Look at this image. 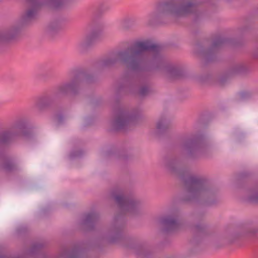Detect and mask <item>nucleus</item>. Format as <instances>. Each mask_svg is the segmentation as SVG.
<instances>
[{
	"label": "nucleus",
	"instance_id": "36",
	"mask_svg": "<svg viewBox=\"0 0 258 258\" xmlns=\"http://www.w3.org/2000/svg\"><path fill=\"white\" fill-rule=\"evenodd\" d=\"M0 258H19V257H12V256H1Z\"/></svg>",
	"mask_w": 258,
	"mask_h": 258
},
{
	"label": "nucleus",
	"instance_id": "14",
	"mask_svg": "<svg viewBox=\"0 0 258 258\" xmlns=\"http://www.w3.org/2000/svg\"><path fill=\"white\" fill-rule=\"evenodd\" d=\"M181 153L185 160L194 157V134L192 133L184 134L181 138Z\"/></svg>",
	"mask_w": 258,
	"mask_h": 258
},
{
	"label": "nucleus",
	"instance_id": "30",
	"mask_svg": "<svg viewBox=\"0 0 258 258\" xmlns=\"http://www.w3.org/2000/svg\"><path fill=\"white\" fill-rule=\"evenodd\" d=\"M109 9L108 6L104 2L100 3L96 8V13H102Z\"/></svg>",
	"mask_w": 258,
	"mask_h": 258
},
{
	"label": "nucleus",
	"instance_id": "29",
	"mask_svg": "<svg viewBox=\"0 0 258 258\" xmlns=\"http://www.w3.org/2000/svg\"><path fill=\"white\" fill-rule=\"evenodd\" d=\"M234 73H241L245 72L246 69V66L242 62L235 64L232 69Z\"/></svg>",
	"mask_w": 258,
	"mask_h": 258
},
{
	"label": "nucleus",
	"instance_id": "37",
	"mask_svg": "<svg viewBox=\"0 0 258 258\" xmlns=\"http://www.w3.org/2000/svg\"><path fill=\"white\" fill-rule=\"evenodd\" d=\"M256 10L258 11V6L256 8Z\"/></svg>",
	"mask_w": 258,
	"mask_h": 258
},
{
	"label": "nucleus",
	"instance_id": "5",
	"mask_svg": "<svg viewBox=\"0 0 258 258\" xmlns=\"http://www.w3.org/2000/svg\"><path fill=\"white\" fill-rule=\"evenodd\" d=\"M150 45H153L154 48L146 51V58L143 70L159 71L172 79L180 78L183 76L181 67L165 61L159 52V47L154 44H150Z\"/></svg>",
	"mask_w": 258,
	"mask_h": 258
},
{
	"label": "nucleus",
	"instance_id": "25",
	"mask_svg": "<svg viewBox=\"0 0 258 258\" xmlns=\"http://www.w3.org/2000/svg\"><path fill=\"white\" fill-rule=\"evenodd\" d=\"M246 200L251 203H258V189L249 190L247 195Z\"/></svg>",
	"mask_w": 258,
	"mask_h": 258
},
{
	"label": "nucleus",
	"instance_id": "20",
	"mask_svg": "<svg viewBox=\"0 0 258 258\" xmlns=\"http://www.w3.org/2000/svg\"><path fill=\"white\" fill-rule=\"evenodd\" d=\"M195 246L201 243L208 235L206 226L201 222L195 223Z\"/></svg>",
	"mask_w": 258,
	"mask_h": 258
},
{
	"label": "nucleus",
	"instance_id": "38",
	"mask_svg": "<svg viewBox=\"0 0 258 258\" xmlns=\"http://www.w3.org/2000/svg\"><path fill=\"white\" fill-rule=\"evenodd\" d=\"M27 2V0H25V2Z\"/></svg>",
	"mask_w": 258,
	"mask_h": 258
},
{
	"label": "nucleus",
	"instance_id": "23",
	"mask_svg": "<svg viewBox=\"0 0 258 258\" xmlns=\"http://www.w3.org/2000/svg\"><path fill=\"white\" fill-rule=\"evenodd\" d=\"M59 256L62 258H80V250L75 248L70 250L64 248L60 251Z\"/></svg>",
	"mask_w": 258,
	"mask_h": 258
},
{
	"label": "nucleus",
	"instance_id": "19",
	"mask_svg": "<svg viewBox=\"0 0 258 258\" xmlns=\"http://www.w3.org/2000/svg\"><path fill=\"white\" fill-rule=\"evenodd\" d=\"M100 218L99 214L92 211L84 215L80 225L85 230H91L94 228L96 223Z\"/></svg>",
	"mask_w": 258,
	"mask_h": 258
},
{
	"label": "nucleus",
	"instance_id": "27",
	"mask_svg": "<svg viewBox=\"0 0 258 258\" xmlns=\"http://www.w3.org/2000/svg\"><path fill=\"white\" fill-rule=\"evenodd\" d=\"M62 27V24L60 21L55 20L50 23L48 26L50 32L54 33L61 29Z\"/></svg>",
	"mask_w": 258,
	"mask_h": 258
},
{
	"label": "nucleus",
	"instance_id": "8",
	"mask_svg": "<svg viewBox=\"0 0 258 258\" xmlns=\"http://www.w3.org/2000/svg\"><path fill=\"white\" fill-rule=\"evenodd\" d=\"M137 85H140L138 93L141 96L147 95L151 90L150 84L147 77L140 76L135 78L128 73H125L120 80L117 88V94H127L136 92Z\"/></svg>",
	"mask_w": 258,
	"mask_h": 258
},
{
	"label": "nucleus",
	"instance_id": "16",
	"mask_svg": "<svg viewBox=\"0 0 258 258\" xmlns=\"http://www.w3.org/2000/svg\"><path fill=\"white\" fill-rule=\"evenodd\" d=\"M102 33L101 29L94 30L87 34L79 42L78 47L82 53L87 52L93 45L95 41L99 38Z\"/></svg>",
	"mask_w": 258,
	"mask_h": 258
},
{
	"label": "nucleus",
	"instance_id": "1",
	"mask_svg": "<svg viewBox=\"0 0 258 258\" xmlns=\"http://www.w3.org/2000/svg\"><path fill=\"white\" fill-rule=\"evenodd\" d=\"M110 198L114 201L118 209L110 228L104 235L105 239L111 243L118 242L122 238V233L125 225L124 215L127 213L135 215L142 211L143 205L134 197H128L124 190L115 187L110 192Z\"/></svg>",
	"mask_w": 258,
	"mask_h": 258
},
{
	"label": "nucleus",
	"instance_id": "22",
	"mask_svg": "<svg viewBox=\"0 0 258 258\" xmlns=\"http://www.w3.org/2000/svg\"><path fill=\"white\" fill-rule=\"evenodd\" d=\"M170 124L165 117H161L156 124V134L161 136L166 133L169 128Z\"/></svg>",
	"mask_w": 258,
	"mask_h": 258
},
{
	"label": "nucleus",
	"instance_id": "31",
	"mask_svg": "<svg viewBox=\"0 0 258 258\" xmlns=\"http://www.w3.org/2000/svg\"><path fill=\"white\" fill-rule=\"evenodd\" d=\"M256 232V230L255 229H244L242 232V234H241L240 235H238L237 237H240L241 236H243L244 235L246 234H253Z\"/></svg>",
	"mask_w": 258,
	"mask_h": 258
},
{
	"label": "nucleus",
	"instance_id": "18",
	"mask_svg": "<svg viewBox=\"0 0 258 258\" xmlns=\"http://www.w3.org/2000/svg\"><path fill=\"white\" fill-rule=\"evenodd\" d=\"M23 26L18 21L16 23L0 32V41H7L15 39L20 33Z\"/></svg>",
	"mask_w": 258,
	"mask_h": 258
},
{
	"label": "nucleus",
	"instance_id": "13",
	"mask_svg": "<svg viewBox=\"0 0 258 258\" xmlns=\"http://www.w3.org/2000/svg\"><path fill=\"white\" fill-rule=\"evenodd\" d=\"M227 41L226 38L222 36L215 37L212 40L211 45L208 48L205 49L203 47H201L200 53L205 57L207 61H212L214 59L217 51L226 44Z\"/></svg>",
	"mask_w": 258,
	"mask_h": 258
},
{
	"label": "nucleus",
	"instance_id": "11",
	"mask_svg": "<svg viewBox=\"0 0 258 258\" xmlns=\"http://www.w3.org/2000/svg\"><path fill=\"white\" fill-rule=\"evenodd\" d=\"M180 213L178 209H173L160 219V224L163 232L169 234L178 230L180 227Z\"/></svg>",
	"mask_w": 258,
	"mask_h": 258
},
{
	"label": "nucleus",
	"instance_id": "35",
	"mask_svg": "<svg viewBox=\"0 0 258 258\" xmlns=\"http://www.w3.org/2000/svg\"><path fill=\"white\" fill-rule=\"evenodd\" d=\"M247 28L246 26H244V27H241V28H240V29L241 31H245V30H247Z\"/></svg>",
	"mask_w": 258,
	"mask_h": 258
},
{
	"label": "nucleus",
	"instance_id": "4",
	"mask_svg": "<svg viewBox=\"0 0 258 258\" xmlns=\"http://www.w3.org/2000/svg\"><path fill=\"white\" fill-rule=\"evenodd\" d=\"M179 160L176 157L165 156L162 160V166L169 174L178 177L183 188L184 201L188 202L194 199V172L191 166L179 167Z\"/></svg>",
	"mask_w": 258,
	"mask_h": 258
},
{
	"label": "nucleus",
	"instance_id": "3",
	"mask_svg": "<svg viewBox=\"0 0 258 258\" xmlns=\"http://www.w3.org/2000/svg\"><path fill=\"white\" fill-rule=\"evenodd\" d=\"M194 14V0H161L148 16L147 25L165 23L169 16L187 17Z\"/></svg>",
	"mask_w": 258,
	"mask_h": 258
},
{
	"label": "nucleus",
	"instance_id": "12",
	"mask_svg": "<svg viewBox=\"0 0 258 258\" xmlns=\"http://www.w3.org/2000/svg\"><path fill=\"white\" fill-rule=\"evenodd\" d=\"M81 77L75 75L68 82L58 85L56 89V95L67 96L69 94L76 96L80 94L81 88Z\"/></svg>",
	"mask_w": 258,
	"mask_h": 258
},
{
	"label": "nucleus",
	"instance_id": "2",
	"mask_svg": "<svg viewBox=\"0 0 258 258\" xmlns=\"http://www.w3.org/2000/svg\"><path fill=\"white\" fill-rule=\"evenodd\" d=\"M153 48L154 46L150 45L148 41H137L126 49L102 59L99 65L101 68H109L120 61L132 71H140L143 70L146 61V51Z\"/></svg>",
	"mask_w": 258,
	"mask_h": 258
},
{
	"label": "nucleus",
	"instance_id": "33",
	"mask_svg": "<svg viewBox=\"0 0 258 258\" xmlns=\"http://www.w3.org/2000/svg\"><path fill=\"white\" fill-rule=\"evenodd\" d=\"M201 47H203V46L200 44H197L196 46V47H195V50L196 49L197 53H198L200 55L202 56L205 59V57L200 53V51L201 48ZM194 53H196L195 51H194Z\"/></svg>",
	"mask_w": 258,
	"mask_h": 258
},
{
	"label": "nucleus",
	"instance_id": "6",
	"mask_svg": "<svg viewBox=\"0 0 258 258\" xmlns=\"http://www.w3.org/2000/svg\"><path fill=\"white\" fill-rule=\"evenodd\" d=\"M218 202V190L208 187L204 179L195 175V220H200L204 216L205 207Z\"/></svg>",
	"mask_w": 258,
	"mask_h": 258
},
{
	"label": "nucleus",
	"instance_id": "26",
	"mask_svg": "<svg viewBox=\"0 0 258 258\" xmlns=\"http://www.w3.org/2000/svg\"><path fill=\"white\" fill-rule=\"evenodd\" d=\"M76 75L81 77V83L85 81L86 83L90 84L96 81L95 76L91 74L80 73Z\"/></svg>",
	"mask_w": 258,
	"mask_h": 258
},
{
	"label": "nucleus",
	"instance_id": "34",
	"mask_svg": "<svg viewBox=\"0 0 258 258\" xmlns=\"http://www.w3.org/2000/svg\"><path fill=\"white\" fill-rule=\"evenodd\" d=\"M81 154V153L80 152H79L78 154L77 153H71V157H76V156H78L79 155H80Z\"/></svg>",
	"mask_w": 258,
	"mask_h": 258
},
{
	"label": "nucleus",
	"instance_id": "32",
	"mask_svg": "<svg viewBox=\"0 0 258 258\" xmlns=\"http://www.w3.org/2000/svg\"><path fill=\"white\" fill-rule=\"evenodd\" d=\"M196 3V0H195V3ZM202 15L200 13H199L195 8V24L197 21H199L201 18Z\"/></svg>",
	"mask_w": 258,
	"mask_h": 258
},
{
	"label": "nucleus",
	"instance_id": "7",
	"mask_svg": "<svg viewBox=\"0 0 258 258\" xmlns=\"http://www.w3.org/2000/svg\"><path fill=\"white\" fill-rule=\"evenodd\" d=\"M66 0H27L26 9L21 15L19 22L23 26L30 24L37 17L39 11L43 7L53 10L62 9Z\"/></svg>",
	"mask_w": 258,
	"mask_h": 258
},
{
	"label": "nucleus",
	"instance_id": "15",
	"mask_svg": "<svg viewBox=\"0 0 258 258\" xmlns=\"http://www.w3.org/2000/svg\"><path fill=\"white\" fill-rule=\"evenodd\" d=\"M195 158L208 156L211 151V146L203 135L195 136Z\"/></svg>",
	"mask_w": 258,
	"mask_h": 258
},
{
	"label": "nucleus",
	"instance_id": "10",
	"mask_svg": "<svg viewBox=\"0 0 258 258\" xmlns=\"http://www.w3.org/2000/svg\"><path fill=\"white\" fill-rule=\"evenodd\" d=\"M29 135L26 121L23 119L16 121L9 128L0 132V145H8L15 139Z\"/></svg>",
	"mask_w": 258,
	"mask_h": 258
},
{
	"label": "nucleus",
	"instance_id": "17",
	"mask_svg": "<svg viewBox=\"0 0 258 258\" xmlns=\"http://www.w3.org/2000/svg\"><path fill=\"white\" fill-rule=\"evenodd\" d=\"M56 91L53 93H45L38 97L35 102L36 107L39 110H43L52 107L57 97Z\"/></svg>",
	"mask_w": 258,
	"mask_h": 258
},
{
	"label": "nucleus",
	"instance_id": "28",
	"mask_svg": "<svg viewBox=\"0 0 258 258\" xmlns=\"http://www.w3.org/2000/svg\"><path fill=\"white\" fill-rule=\"evenodd\" d=\"M135 25V21L129 18L123 19L121 23L122 27L125 29H129Z\"/></svg>",
	"mask_w": 258,
	"mask_h": 258
},
{
	"label": "nucleus",
	"instance_id": "9",
	"mask_svg": "<svg viewBox=\"0 0 258 258\" xmlns=\"http://www.w3.org/2000/svg\"><path fill=\"white\" fill-rule=\"evenodd\" d=\"M143 117L142 111L139 109L128 111L123 108H119L112 121V127L116 131L128 129L137 124Z\"/></svg>",
	"mask_w": 258,
	"mask_h": 258
},
{
	"label": "nucleus",
	"instance_id": "21",
	"mask_svg": "<svg viewBox=\"0 0 258 258\" xmlns=\"http://www.w3.org/2000/svg\"><path fill=\"white\" fill-rule=\"evenodd\" d=\"M0 165L8 171L16 169V165L4 153H0Z\"/></svg>",
	"mask_w": 258,
	"mask_h": 258
},
{
	"label": "nucleus",
	"instance_id": "24",
	"mask_svg": "<svg viewBox=\"0 0 258 258\" xmlns=\"http://www.w3.org/2000/svg\"><path fill=\"white\" fill-rule=\"evenodd\" d=\"M43 246L42 243H34L28 251V255L32 258H38L37 255L40 253V250Z\"/></svg>",
	"mask_w": 258,
	"mask_h": 258
}]
</instances>
